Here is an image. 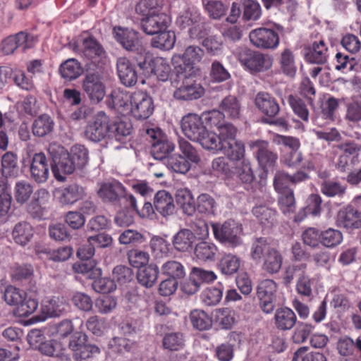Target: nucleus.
<instances>
[{
    "mask_svg": "<svg viewBox=\"0 0 361 361\" xmlns=\"http://www.w3.org/2000/svg\"><path fill=\"white\" fill-rule=\"evenodd\" d=\"M158 0H142L137 4L135 12L142 16L140 25L142 31L148 35H154L168 30L171 18L161 11Z\"/></svg>",
    "mask_w": 361,
    "mask_h": 361,
    "instance_id": "obj_1",
    "label": "nucleus"
},
{
    "mask_svg": "<svg viewBox=\"0 0 361 361\" xmlns=\"http://www.w3.org/2000/svg\"><path fill=\"white\" fill-rule=\"evenodd\" d=\"M115 39L126 50L135 53L134 58L140 69L146 68L149 63V53L139 40L137 32L121 27L114 28Z\"/></svg>",
    "mask_w": 361,
    "mask_h": 361,
    "instance_id": "obj_2",
    "label": "nucleus"
},
{
    "mask_svg": "<svg viewBox=\"0 0 361 361\" xmlns=\"http://www.w3.org/2000/svg\"><path fill=\"white\" fill-rule=\"evenodd\" d=\"M274 142L280 146L281 161L288 167H298L303 160L302 153L299 150L300 140L292 136L276 135Z\"/></svg>",
    "mask_w": 361,
    "mask_h": 361,
    "instance_id": "obj_3",
    "label": "nucleus"
},
{
    "mask_svg": "<svg viewBox=\"0 0 361 361\" xmlns=\"http://www.w3.org/2000/svg\"><path fill=\"white\" fill-rule=\"evenodd\" d=\"M284 33V27L274 24V28L258 27L250 31L249 38L251 44L256 48L263 50H274L280 43L279 35Z\"/></svg>",
    "mask_w": 361,
    "mask_h": 361,
    "instance_id": "obj_4",
    "label": "nucleus"
},
{
    "mask_svg": "<svg viewBox=\"0 0 361 361\" xmlns=\"http://www.w3.org/2000/svg\"><path fill=\"white\" fill-rule=\"evenodd\" d=\"M98 195L104 202L120 206L128 203L130 206L135 207V197L128 194L123 185L116 180L102 184L98 190Z\"/></svg>",
    "mask_w": 361,
    "mask_h": 361,
    "instance_id": "obj_5",
    "label": "nucleus"
},
{
    "mask_svg": "<svg viewBox=\"0 0 361 361\" xmlns=\"http://www.w3.org/2000/svg\"><path fill=\"white\" fill-rule=\"evenodd\" d=\"M147 140L151 144L150 153L155 159H167L175 149V145L170 141L159 128L146 130Z\"/></svg>",
    "mask_w": 361,
    "mask_h": 361,
    "instance_id": "obj_6",
    "label": "nucleus"
},
{
    "mask_svg": "<svg viewBox=\"0 0 361 361\" xmlns=\"http://www.w3.org/2000/svg\"><path fill=\"white\" fill-rule=\"evenodd\" d=\"M82 87L90 101L98 104L106 95L104 77L101 69L87 73L82 80Z\"/></svg>",
    "mask_w": 361,
    "mask_h": 361,
    "instance_id": "obj_7",
    "label": "nucleus"
},
{
    "mask_svg": "<svg viewBox=\"0 0 361 361\" xmlns=\"http://www.w3.org/2000/svg\"><path fill=\"white\" fill-rule=\"evenodd\" d=\"M238 59L240 64L251 73L263 72L272 66V61L267 54L247 48L238 51Z\"/></svg>",
    "mask_w": 361,
    "mask_h": 361,
    "instance_id": "obj_8",
    "label": "nucleus"
},
{
    "mask_svg": "<svg viewBox=\"0 0 361 361\" xmlns=\"http://www.w3.org/2000/svg\"><path fill=\"white\" fill-rule=\"evenodd\" d=\"M171 85L176 88L173 97L177 100L190 101L200 98L204 93L203 87L194 77L172 79Z\"/></svg>",
    "mask_w": 361,
    "mask_h": 361,
    "instance_id": "obj_9",
    "label": "nucleus"
},
{
    "mask_svg": "<svg viewBox=\"0 0 361 361\" xmlns=\"http://www.w3.org/2000/svg\"><path fill=\"white\" fill-rule=\"evenodd\" d=\"M68 348L75 361H86L100 353L98 346L87 342V336L82 332H75L71 337Z\"/></svg>",
    "mask_w": 361,
    "mask_h": 361,
    "instance_id": "obj_10",
    "label": "nucleus"
},
{
    "mask_svg": "<svg viewBox=\"0 0 361 361\" xmlns=\"http://www.w3.org/2000/svg\"><path fill=\"white\" fill-rule=\"evenodd\" d=\"M214 236L221 243L235 247L242 243L239 229L234 221H226L223 224L211 223Z\"/></svg>",
    "mask_w": 361,
    "mask_h": 361,
    "instance_id": "obj_11",
    "label": "nucleus"
},
{
    "mask_svg": "<svg viewBox=\"0 0 361 361\" xmlns=\"http://www.w3.org/2000/svg\"><path fill=\"white\" fill-rule=\"evenodd\" d=\"M130 112L137 120H145L154 112L152 98L143 91H135L130 95Z\"/></svg>",
    "mask_w": 361,
    "mask_h": 361,
    "instance_id": "obj_12",
    "label": "nucleus"
},
{
    "mask_svg": "<svg viewBox=\"0 0 361 361\" xmlns=\"http://www.w3.org/2000/svg\"><path fill=\"white\" fill-rule=\"evenodd\" d=\"M73 50L80 56L94 63L102 64L105 60L104 48L92 36L82 39L81 44L74 46Z\"/></svg>",
    "mask_w": 361,
    "mask_h": 361,
    "instance_id": "obj_13",
    "label": "nucleus"
},
{
    "mask_svg": "<svg viewBox=\"0 0 361 361\" xmlns=\"http://www.w3.org/2000/svg\"><path fill=\"white\" fill-rule=\"evenodd\" d=\"M276 283L271 279L260 281L257 288V297L259 300V307L263 312L271 313L275 308Z\"/></svg>",
    "mask_w": 361,
    "mask_h": 361,
    "instance_id": "obj_14",
    "label": "nucleus"
},
{
    "mask_svg": "<svg viewBox=\"0 0 361 361\" xmlns=\"http://www.w3.org/2000/svg\"><path fill=\"white\" fill-rule=\"evenodd\" d=\"M109 118L104 111H99L86 126L85 135L92 141L99 142L109 135Z\"/></svg>",
    "mask_w": 361,
    "mask_h": 361,
    "instance_id": "obj_15",
    "label": "nucleus"
},
{
    "mask_svg": "<svg viewBox=\"0 0 361 361\" xmlns=\"http://www.w3.org/2000/svg\"><path fill=\"white\" fill-rule=\"evenodd\" d=\"M183 133L190 140L196 142L204 135L206 127L202 118L196 114H188L181 120Z\"/></svg>",
    "mask_w": 361,
    "mask_h": 361,
    "instance_id": "obj_16",
    "label": "nucleus"
},
{
    "mask_svg": "<svg viewBox=\"0 0 361 361\" xmlns=\"http://www.w3.org/2000/svg\"><path fill=\"white\" fill-rule=\"evenodd\" d=\"M254 103L259 111L269 118H275L280 112L278 100L269 92H258L255 97Z\"/></svg>",
    "mask_w": 361,
    "mask_h": 361,
    "instance_id": "obj_17",
    "label": "nucleus"
},
{
    "mask_svg": "<svg viewBox=\"0 0 361 361\" xmlns=\"http://www.w3.org/2000/svg\"><path fill=\"white\" fill-rule=\"evenodd\" d=\"M33 42L32 35L25 32H19L5 38L1 43V48L4 54L8 55L13 54L18 47H23V49L31 48Z\"/></svg>",
    "mask_w": 361,
    "mask_h": 361,
    "instance_id": "obj_18",
    "label": "nucleus"
},
{
    "mask_svg": "<svg viewBox=\"0 0 361 361\" xmlns=\"http://www.w3.org/2000/svg\"><path fill=\"white\" fill-rule=\"evenodd\" d=\"M337 225L347 230H354L361 228V212L348 205L341 209L337 214Z\"/></svg>",
    "mask_w": 361,
    "mask_h": 361,
    "instance_id": "obj_19",
    "label": "nucleus"
},
{
    "mask_svg": "<svg viewBox=\"0 0 361 361\" xmlns=\"http://www.w3.org/2000/svg\"><path fill=\"white\" fill-rule=\"evenodd\" d=\"M329 57V49L324 39L313 42L305 48V59L307 63L322 65Z\"/></svg>",
    "mask_w": 361,
    "mask_h": 361,
    "instance_id": "obj_20",
    "label": "nucleus"
},
{
    "mask_svg": "<svg viewBox=\"0 0 361 361\" xmlns=\"http://www.w3.org/2000/svg\"><path fill=\"white\" fill-rule=\"evenodd\" d=\"M30 171L31 177L35 182L42 183L47 180L49 176V164L43 152L35 153L33 155Z\"/></svg>",
    "mask_w": 361,
    "mask_h": 361,
    "instance_id": "obj_21",
    "label": "nucleus"
},
{
    "mask_svg": "<svg viewBox=\"0 0 361 361\" xmlns=\"http://www.w3.org/2000/svg\"><path fill=\"white\" fill-rule=\"evenodd\" d=\"M117 74L121 82L126 87H133L137 81V73L130 60L120 57L116 62Z\"/></svg>",
    "mask_w": 361,
    "mask_h": 361,
    "instance_id": "obj_22",
    "label": "nucleus"
},
{
    "mask_svg": "<svg viewBox=\"0 0 361 361\" xmlns=\"http://www.w3.org/2000/svg\"><path fill=\"white\" fill-rule=\"evenodd\" d=\"M69 305L63 297L53 296L45 299L42 305V312L48 317H57L68 311Z\"/></svg>",
    "mask_w": 361,
    "mask_h": 361,
    "instance_id": "obj_23",
    "label": "nucleus"
},
{
    "mask_svg": "<svg viewBox=\"0 0 361 361\" xmlns=\"http://www.w3.org/2000/svg\"><path fill=\"white\" fill-rule=\"evenodd\" d=\"M54 194L62 204H72L81 200L85 192L82 186L73 183L56 189Z\"/></svg>",
    "mask_w": 361,
    "mask_h": 361,
    "instance_id": "obj_24",
    "label": "nucleus"
},
{
    "mask_svg": "<svg viewBox=\"0 0 361 361\" xmlns=\"http://www.w3.org/2000/svg\"><path fill=\"white\" fill-rule=\"evenodd\" d=\"M51 166L52 173L57 180L64 181V175L71 174L78 169L67 153L61 154L59 157L53 159Z\"/></svg>",
    "mask_w": 361,
    "mask_h": 361,
    "instance_id": "obj_25",
    "label": "nucleus"
},
{
    "mask_svg": "<svg viewBox=\"0 0 361 361\" xmlns=\"http://www.w3.org/2000/svg\"><path fill=\"white\" fill-rule=\"evenodd\" d=\"M216 279V274L212 271L204 270L201 268L194 267L188 281L185 286V290H187V286H192V290H188L189 293L194 294L200 288L203 283H211Z\"/></svg>",
    "mask_w": 361,
    "mask_h": 361,
    "instance_id": "obj_26",
    "label": "nucleus"
},
{
    "mask_svg": "<svg viewBox=\"0 0 361 361\" xmlns=\"http://www.w3.org/2000/svg\"><path fill=\"white\" fill-rule=\"evenodd\" d=\"M274 324L280 331H288L293 328L297 322L295 312L289 307L278 308L274 314Z\"/></svg>",
    "mask_w": 361,
    "mask_h": 361,
    "instance_id": "obj_27",
    "label": "nucleus"
},
{
    "mask_svg": "<svg viewBox=\"0 0 361 361\" xmlns=\"http://www.w3.org/2000/svg\"><path fill=\"white\" fill-rule=\"evenodd\" d=\"M255 145L258 148L257 159L264 170L272 168L276 162L277 154L269 149V143L266 141L258 140Z\"/></svg>",
    "mask_w": 361,
    "mask_h": 361,
    "instance_id": "obj_28",
    "label": "nucleus"
},
{
    "mask_svg": "<svg viewBox=\"0 0 361 361\" xmlns=\"http://www.w3.org/2000/svg\"><path fill=\"white\" fill-rule=\"evenodd\" d=\"M154 207L164 217L171 215L175 209L173 197L166 190L158 191L154 198Z\"/></svg>",
    "mask_w": 361,
    "mask_h": 361,
    "instance_id": "obj_29",
    "label": "nucleus"
},
{
    "mask_svg": "<svg viewBox=\"0 0 361 361\" xmlns=\"http://www.w3.org/2000/svg\"><path fill=\"white\" fill-rule=\"evenodd\" d=\"M12 238L14 242L25 246L30 243L34 235L32 226L26 221H21L15 225L12 230Z\"/></svg>",
    "mask_w": 361,
    "mask_h": 361,
    "instance_id": "obj_30",
    "label": "nucleus"
},
{
    "mask_svg": "<svg viewBox=\"0 0 361 361\" xmlns=\"http://www.w3.org/2000/svg\"><path fill=\"white\" fill-rule=\"evenodd\" d=\"M149 66L144 70L151 68L152 72L160 81L165 82L169 79L171 68L167 59L162 57L152 59L151 54H149Z\"/></svg>",
    "mask_w": 361,
    "mask_h": 361,
    "instance_id": "obj_31",
    "label": "nucleus"
},
{
    "mask_svg": "<svg viewBox=\"0 0 361 361\" xmlns=\"http://www.w3.org/2000/svg\"><path fill=\"white\" fill-rule=\"evenodd\" d=\"M218 251V247L214 243L202 241L195 245L194 255L199 261L204 262H213L216 259Z\"/></svg>",
    "mask_w": 361,
    "mask_h": 361,
    "instance_id": "obj_32",
    "label": "nucleus"
},
{
    "mask_svg": "<svg viewBox=\"0 0 361 361\" xmlns=\"http://www.w3.org/2000/svg\"><path fill=\"white\" fill-rule=\"evenodd\" d=\"M159 274V267L154 264L140 269L137 273L138 283L145 288H152L156 283Z\"/></svg>",
    "mask_w": 361,
    "mask_h": 361,
    "instance_id": "obj_33",
    "label": "nucleus"
},
{
    "mask_svg": "<svg viewBox=\"0 0 361 361\" xmlns=\"http://www.w3.org/2000/svg\"><path fill=\"white\" fill-rule=\"evenodd\" d=\"M59 73L63 78L71 81L82 74V67L78 60L69 59L61 64Z\"/></svg>",
    "mask_w": 361,
    "mask_h": 361,
    "instance_id": "obj_34",
    "label": "nucleus"
},
{
    "mask_svg": "<svg viewBox=\"0 0 361 361\" xmlns=\"http://www.w3.org/2000/svg\"><path fill=\"white\" fill-rule=\"evenodd\" d=\"M252 214L264 226L269 227L276 221V211L264 204L255 206L252 209Z\"/></svg>",
    "mask_w": 361,
    "mask_h": 361,
    "instance_id": "obj_35",
    "label": "nucleus"
},
{
    "mask_svg": "<svg viewBox=\"0 0 361 361\" xmlns=\"http://www.w3.org/2000/svg\"><path fill=\"white\" fill-rule=\"evenodd\" d=\"M240 266V258L232 254H225L218 263V269L221 273L228 276L237 273Z\"/></svg>",
    "mask_w": 361,
    "mask_h": 361,
    "instance_id": "obj_36",
    "label": "nucleus"
},
{
    "mask_svg": "<svg viewBox=\"0 0 361 361\" xmlns=\"http://www.w3.org/2000/svg\"><path fill=\"white\" fill-rule=\"evenodd\" d=\"M130 102V95L121 89L113 90L108 99V105L120 111L128 110V102Z\"/></svg>",
    "mask_w": 361,
    "mask_h": 361,
    "instance_id": "obj_37",
    "label": "nucleus"
},
{
    "mask_svg": "<svg viewBox=\"0 0 361 361\" xmlns=\"http://www.w3.org/2000/svg\"><path fill=\"white\" fill-rule=\"evenodd\" d=\"M279 61L283 74L290 78L295 75L297 67L295 56L291 49L288 48L283 49L280 54Z\"/></svg>",
    "mask_w": 361,
    "mask_h": 361,
    "instance_id": "obj_38",
    "label": "nucleus"
},
{
    "mask_svg": "<svg viewBox=\"0 0 361 361\" xmlns=\"http://www.w3.org/2000/svg\"><path fill=\"white\" fill-rule=\"evenodd\" d=\"M236 176L243 183H251L254 174L249 160L243 159L240 161H235L233 177Z\"/></svg>",
    "mask_w": 361,
    "mask_h": 361,
    "instance_id": "obj_39",
    "label": "nucleus"
},
{
    "mask_svg": "<svg viewBox=\"0 0 361 361\" xmlns=\"http://www.w3.org/2000/svg\"><path fill=\"white\" fill-rule=\"evenodd\" d=\"M190 319L194 329L199 331H206L212 328V318L204 311L193 310L190 313Z\"/></svg>",
    "mask_w": 361,
    "mask_h": 361,
    "instance_id": "obj_40",
    "label": "nucleus"
},
{
    "mask_svg": "<svg viewBox=\"0 0 361 361\" xmlns=\"http://www.w3.org/2000/svg\"><path fill=\"white\" fill-rule=\"evenodd\" d=\"M154 35L156 36L151 41V44L153 47L161 50H170L173 47L176 42L174 32L168 29Z\"/></svg>",
    "mask_w": 361,
    "mask_h": 361,
    "instance_id": "obj_41",
    "label": "nucleus"
},
{
    "mask_svg": "<svg viewBox=\"0 0 361 361\" xmlns=\"http://www.w3.org/2000/svg\"><path fill=\"white\" fill-rule=\"evenodd\" d=\"M18 156L13 152H6L1 157L2 175L6 177H16L18 173Z\"/></svg>",
    "mask_w": 361,
    "mask_h": 361,
    "instance_id": "obj_42",
    "label": "nucleus"
},
{
    "mask_svg": "<svg viewBox=\"0 0 361 361\" xmlns=\"http://www.w3.org/2000/svg\"><path fill=\"white\" fill-rule=\"evenodd\" d=\"M176 202L184 214L192 216L196 211L192 195L187 188L179 189L176 192Z\"/></svg>",
    "mask_w": 361,
    "mask_h": 361,
    "instance_id": "obj_43",
    "label": "nucleus"
},
{
    "mask_svg": "<svg viewBox=\"0 0 361 361\" xmlns=\"http://www.w3.org/2000/svg\"><path fill=\"white\" fill-rule=\"evenodd\" d=\"M240 104L235 96L228 95L224 98L219 104V109L225 115L231 118H237L240 113Z\"/></svg>",
    "mask_w": 361,
    "mask_h": 361,
    "instance_id": "obj_44",
    "label": "nucleus"
},
{
    "mask_svg": "<svg viewBox=\"0 0 361 361\" xmlns=\"http://www.w3.org/2000/svg\"><path fill=\"white\" fill-rule=\"evenodd\" d=\"M195 235L189 229H182L173 238V246L180 252H186L192 248Z\"/></svg>",
    "mask_w": 361,
    "mask_h": 361,
    "instance_id": "obj_45",
    "label": "nucleus"
},
{
    "mask_svg": "<svg viewBox=\"0 0 361 361\" xmlns=\"http://www.w3.org/2000/svg\"><path fill=\"white\" fill-rule=\"evenodd\" d=\"M54 126V123L51 116L42 114L34 121L32 130L35 136L44 137L53 130Z\"/></svg>",
    "mask_w": 361,
    "mask_h": 361,
    "instance_id": "obj_46",
    "label": "nucleus"
},
{
    "mask_svg": "<svg viewBox=\"0 0 361 361\" xmlns=\"http://www.w3.org/2000/svg\"><path fill=\"white\" fill-rule=\"evenodd\" d=\"M283 263L281 253L276 249H269L264 258L263 269L269 274H276L279 271Z\"/></svg>",
    "mask_w": 361,
    "mask_h": 361,
    "instance_id": "obj_47",
    "label": "nucleus"
},
{
    "mask_svg": "<svg viewBox=\"0 0 361 361\" xmlns=\"http://www.w3.org/2000/svg\"><path fill=\"white\" fill-rule=\"evenodd\" d=\"M185 339L181 332H170L164 335L162 339L163 348L170 351H178L184 348Z\"/></svg>",
    "mask_w": 361,
    "mask_h": 361,
    "instance_id": "obj_48",
    "label": "nucleus"
},
{
    "mask_svg": "<svg viewBox=\"0 0 361 361\" xmlns=\"http://www.w3.org/2000/svg\"><path fill=\"white\" fill-rule=\"evenodd\" d=\"M346 188V185L335 180H324L320 184L321 192L329 197H343Z\"/></svg>",
    "mask_w": 361,
    "mask_h": 361,
    "instance_id": "obj_49",
    "label": "nucleus"
},
{
    "mask_svg": "<svg viewBox=\"0 0 361 361\" xmlns=\"http://www.w3.org/2000/svg\"><path fill=\"white\" fill-rule=\"evenodd\" d=\"M199 142L205 149L212 151L216 153L221 151L223 145L219 135L212 131H208L207 129L204 130V135L196 141Z\"/></svg>",
    "mask_w": 361,
    "mask_h": 361,
    "instance_id": "obj_50",
    "label": "nucleus"
},
{
    "mask_svg": "<svg viewBox=\"0 0 361 361\" xmlns=\"http://www.w3.org/2000/svg\"><path fill=\"white\" fill-rule=\"evenodd\" d=\"M221 152L233 161H240L244 159L245 145L240 140L237 139L233 142H228V145H224Z\"/></svg>",
    "mask_w": 361,
    "mask_h": 361,
    "instance_id": "obj_51",
    "label": "nucleus"
},
{
    "mask_svg": "<svg viewBox=\"0 0 361 361\" xmlns=\"http://www.w3.org/2000/svg\"><path fill=\"white\" fill-rule=\"evenodd\" d=\"M235 161L229 159L228 157H219L214 159L212 163V170L218 176L223 175L227 178H233Z\"/></svg>",
    "mask_w": 361,
    "mask_h": 361,
    "instance_id": "obj_52",
    "label": "nucleus"
},
{
    "mask_svg": "<svg viewBox=\"0 0 361 361\" xmlns=\"http://www.w3.org/2000/svg\"><path fill=\"white\" fill-rule=\"evenodd\" d=\"M322 200L320 195L318 194H311L307 199V206L304 209L303 214L300 215L301 212L298 213L295 216V221H301L307 214H312L313 216L319 214L322 210Z\"/></svg>",
    "mask_w": 361,
    "mask_h": 361,
    "instance_id": "obj_53",
    "label": "nucleus"
},
{
    "mask_svg": "<svg viewBox=\"0 0 361 361\" xmlns=\"http://www.w3.org/2000/svg\"><path fill=\"white\" fill-rule=\"evenodd\" d=\"M288 103L293 113L304 122L309 121V110L304 100L297 95L290 94Z\"/></svg>",
    "mask_w": 361,
    "mask_h": 361,
    "instance_id": "obj_54",
    "label": "nucleus"
},
{
    "mask_svg": "<svg viewBox=\"0 0 361 361\" xmlns=\"http://www.w3.org/2000/svg\"><path fill=\"white\" fill-rule=\"evenodd\" d=\"M172 63L176 72L174 79H183V78H191L193 72V65L186 61L182 55H175L172 58Z\"/></svg>",
    "mask_w": 361,
    "mask_h": 361,
    "instance_id": "obj_55",
    "label": "nucleus"
},
{
    "mask_svg": "<svg viewBox=\"0 0 361 361\" xmlns=\"http://www.w3.org/2000/svg\"><path fill=\"white\" fill-rule=\"evenodd\" d=\"M224 286L219 283L216 287L208 288L201 295V300L207 306L219 303L223 297Z\"/></svg>",
    "mask_w": 361,
    "mask_h": 361,
    "instance_id": "obj_56",
    "label": "nucleus"
},
{
    "mask_svg": "<svg viewBox=\"0 0 361 361\" xmlns=\"http://www.w3.org/2000/svg\"><path fill=\"white\" fill-rule=\"evenodd\" d=\"M149 246L155 258L167 257L171 250L170 243L159 236H154L150 240Z\"/></svg>",
    "mask_w": 361,
    "mask_h": 361,
    "instance_id": "obj_57",
    "label": "nucleus"
},
{
    "mask_svg": "<svg viewBox=\"0 0 361 361\" xmlns=\"http://www.w3.org/2000/svg\"><path fill=\"white\" fill-rule=\"evenodd\" d=\"M131 130L132 125L130 122L116 121L109 123V136L121 142L124 137L130 134Z\"/></svg>",
    "mask_w": 361,
    "mask_h": 361,
    "instance_id": "obj_58",
    "label": "nucleus"
},
{
    "mask_svg": "<svg viewBox=\"0 0 361 361\" xmlns=\"http://www.w3.org/2000/svg\"><path fill=\"white\" fill-rule=\"evenodd\" d=\"M199 20H201L200 13L194 8H188L178 16L176 23L181 30L189 29L194 23H198Z\"/></svg>",
    "mask_w": 361,
    "mask_h": 361,
    "instance_id": "obj_59",
    "label": "nucleus"
},
{
    "mask_svg": "<svg viewBox=\"0 0 361 361\" xmlns=\"http://www.w3.org/2000/svg\"><path fill=\"white\" fill-rule=\"evenodd\" d=\"M195 204L199 213L209 215L214 214L216 203L212 196L202 193L197 197Z\"/></svg>",
    "mask_w": 361,
    "mask_h": 361,
    "instance_id": "obj_60",
    "label": "nucleus"
},
{
    "mask_svg": "<svg viewBox=\"0 0 361 361\" xmlns=\"http://www.w3.org/2000/svg\"><path fill=\"white\" fill-rule=\"evenodd\" d=\"M166 165L171 171L183 174L186 173L191 167L189 161L180 154H174L168 157Z\"/></svg>",
    "mask_w": 361,
    "mask_h": 361,
    "instance_id": "obj_61",
    "label": "nucleus"
},
{
    "mask_svg": "<svg viewBox=\"0 0 361 361\" xmlns=\"http://www.w3.org/2000/svg\"><path fill=\"white\" fill-rule=\"evenodd\" d=\"M97 263L93 259L81 260L73 265L75 273L87 274L88 278L93 279L101 274V269L96 268Z\"/></svg>",
    "mask_w": 361,
    "mask_h": 361,
    "instance_id": "obj_62",
    "label": "nucleus"
},
{
    "mask_svg": "<svg viewBox=\"0 0 361 361\" xmlns=\"http://www.w3.org/2000/svg\"><path fill=\"white\" fill-rule=\"evenodd\" d=\"M278 202L283 214L293 213L295 209V201L293 190L279 192Z\"/></svg>",
    "mask_w": 361,
    "mask_h": 361,
    "instance_id": "obj_63",
    "label": "nucleus"
},
{
    "mask_svg": "<svg viewBox=\"0 0 361 361\" xmlns=\"http://www.w3.org/2000/svg\"><path fill=\"white\" fill-rule=\"evenodd\" d=\"M338 148L342 152V154L350 157V164L355 166L359 162V154L361 152V145L355 141L348 140L340 144Z\"/></svg>",
    "mask_w": 361,
    "mask_h": 361,
    "instance_id": "obj_64",
    "label": "nucleus"
}]
</instances>
